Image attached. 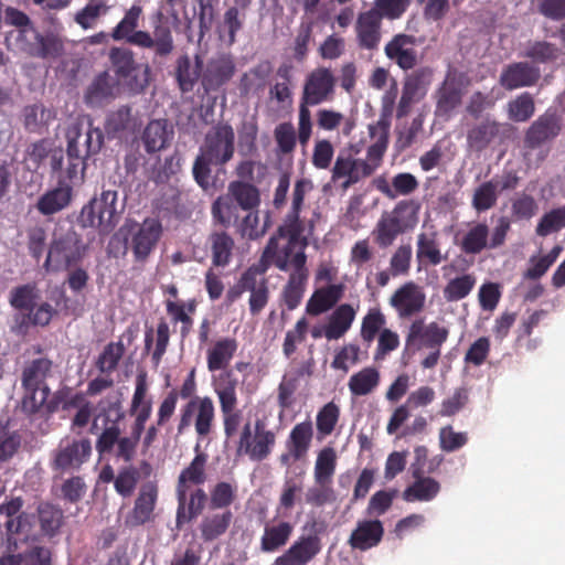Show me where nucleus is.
I'll use <instances>...</instances> for the list:
<instances>
[{
    "mask_svg": "<svg viewBox=\"0 0 565 565\" xmlns=\"http://www.w3.org/2000/svg\"><path fill=\"white\" fill-rule=\"evenodd\" d=\"M142 7L131 6L124 18L113 29L114 41H126L128 44L152 52V62L169 57L175 49L172 28L161 10L151 15L152 32L137 30Z\"/></svg>",
    "mask_w": 565,
    "mask_h": 565,
    "instance_id": "nucleus-1",
    "label": "nucleus"
},
{
    "mask_svg": "<svg viewBox=\"0 0 565 565\" xmlns=\"http://www.w3.org/2000/svg\"><path fill=\"white\" fill-rule=\"evenodd\" d=\"M67 164L64 168L71 183H82L87 167V159L97 154L104 145V134L92 121L86 129L79 122L72 124L66 130Z\"/></svg>",
    "mask_w": 565,
    "mask_h": 565,
    "instance_id": "nucleus-2",
    "label": "nucleus"
},
{
    "mask_svg": "<svg viewBox=\"0 0 565 565\" xmlns=\"http://www.w3.org/2000/svg\"><path fill=\"white\" fill-rule=\"evenodd\" d=\"M419 207L414 200H402L391 211H384L371 232L374 244L386 249L398 236L414 230L418 223Z\"/></svg>",
    "mask_w": 565,
    "mask_h": 565,
    "instance_id": "nucleus-3",
    "label": "nucleus"
},
{
    "mask_svg": "<svg viewBox=\"0 0 565 565\" xmlns=\"http://www.w3.org/2000/svg\"><path fill=\"white\" fill-rule=\"evenodd\" d=\"M449 329L438 322L424 323L423 319L412 322L405 339L407 348L428 350V354L422 360L424 369H434L440 359L441 347L448 340Z\"/></svg>",
    "mask_w": 565,
    "mask_h": 565,
    "instance_id": "nucleus-4",
    "label": "nucleus"
},
{
    "mask_svg": "<svg viewBox=\"0 0 565 565\" xmlns=\"http://www.w3.org/2000/svg\"><path fill=\"white\" fill-rule=\"evenodd\" d=\"M109 61L117 77L115 79L130 94H142L147 89L150 84L151 68L149 64L138 63L130 49H110Z\"/></svg>",
    "mask_w": 565,
    "mask_h": 565,
    "instance_id": "nucleus-5",
    "label": "nucleus"
},
{
    "mask_svg": "<svg viewBox=\"0 0 565 565\" xmlns=\"http://www.w3.org/2000/svg\"><path fill=\"white\" fill-rule=\"evenodd\" d=\"M116 190H104L98 198H93L82 207L78 223L83 227H95L100 234H109L119 221Z\"/></svg>",
    "mask_w": 565,
    "mask_h": 565,
    "instance_id": "nucleus-6",
    "label": "nucleus"
},
{
    "mask_svg": "<svg viewBox=\"0 0 565 565\" xmlns=\"http://www.w3.org/2000/svg\"><path fill=\"white\" fill-rule=\"evenodd\" d=\"M92 440L87 437L62 438L51 452L50 467L58 475L73 473L82 469L92 457Z\"/></svg>",
    "mask_w": 565,
    "mask_h": 565,
    "instance_id": "nucleus-7",
    "label": "nucleus"
},
{
    "mask_svg": "<svg viewBox=\"0 0 565 565\" xmlns=\"http://www.w3.org/2000/svg\"><path fill=\"white\" fill-rule=\"evenodd\" d=\"M275 445L276 434L263 420L257 419L254 426L246 422L236 440L235 454L237 457H248L252 461L260 462L268 458Z\"/></svg>",
    "mask_w": 565,
    "mask_h": 565,
    "instance_id": "nucleus-8",
    "label": "nucleus"
},
{
    "mask_svg": "<svg viewBox=\"0 0 565 565\" xmlns=\"http://www.w3.org/2000/svg\"><path fill=\"white\" fill-rule=\"evenodd\" d=\"M215 407L210 396H195L188 401L180 411L178 434L182 435L193 423L199 439L207 437L213 429Z\"/></svg>",
    "mask_w": 565,
    "mask_h": 565,
    "instance_id": "nucleus-9",
    "label": "nucleus"
},
{
    "mask_svg": "<svg viewBox=\"0 0 565 565\" xmlns=\"http://www.w3.org/2000/svg\"><path fill=\"white\" fill-rule=\"evenodd\" d=\"M214 166L223 167L230 162L235 153V132L228 122L220 121L205 134L199 150Z\"/></svg>",
    "mask_w": 565,
    "mask_h": 565,
    "instance_id": "nucleus-10",
    "label": "nucleus"
},
{
    "mask_svg": "<svg viewBox=\"0 0 565 565\" xmlns=\"http://www.w3.org/2000/svg\"><path fill=\"white\" fill-rule=\"evenodd\" d=\"M85 246L82 237L74 230H68L56 237L49 248L44 268L60 270L77 263L84 255Z\"/></svg>",
    "mask_w": 565,
    "mask_h": 565,
    "instance_id": "nucleus-11",
    "label": "nucleus"
},
{
    "mask_svg": "<svg viewBox=\"0 0 565 565\" xmlns=\"http://www.w3.org/2000/svg\"><path fill=\"white\" fill-rule=\"evenodd\" d=\"M227 382L215 387L223 419L224 435L227 439L237 434L243 423V413L237 408L238 397L236 393L237 380L233 377V371L226 372Z\"/></svg>",
    "mask_w": 565,
    "mask_h": 565,
    "instance_id": "nucleus-12",
    "label": "nucleus"
},
{
    "mask_svg": "<svg viewBox=\"0 0 565 565\" xmlns=\"http://www.w3.org/2000/svg\"><path fill=\"white\" fill-rule=\"evenodd\" d=\"M356 153L352 147L340 150L331 169V181L340 183L343 190L372 175V169L355 158Z\"/></svg>",
    "mask_w": 565,
    "mask_h": 565,
    "instance_id": "nucleus-13",
    "label": "nucleus"
},
{
    "mask_svg": "<svg viewBox=\"0 0 565 565\" xmlns=\"http://www.w3.org/2000/svg\"><path fill=\"white\" fill-rule=\"evenodd\" d=\"M306 263L307 256L303 247H300L289 262V270L292 271L281 291V300L289 311L295 310L303 298L309 277Z\"/></svg>",
    "mask_w": 565,
    "mask_h": 565,
    "instance_id": "nucleus-14",
    "label": "nucleus"
},
{
    "mask_svg": "<svg viewBox=\"0 0 565 565\" xmlns=\"http://www.w3.org/2000/svg\"><path fill=\"white\" fill-rule=\"evenodd\" d=\"M562 130V119L555 109H547L540 115L524 134V148L541 149L550 145Z\"/></svg>",
    "mask_w": 565,
    "mask_h": 565,
    "instance_id": "nucleus-15",
    "label": "nucleus"
},
{
    "mask_svg": "<svg viewBox=\"0 0 565 565\" xmlns=\"http://www.w3.org/2000/svg\"><path fill=\"white\" fill-rule=\"evenodd\" d=\"M235 60L231 54L222 53L203 62L202 88L205 94L217 92L234 77Z\"/></svg>",
    "mask_w": 565,
    "mask_h": 565,
    "instance_id": "nucleus-16",
    "label": "nucleus"
},
{
    "mask_svg": "<svg viewBox=\"0 0 565 565\" xmlns=\"http://www.w3.org/2000/svg\"><path fill=\"white\" fill-rule=\"evenodd\" d=\"M335 77L331 70L318 67L305 81L300 105L316 106L330 99L334 93Z\"/></svg>",
    "mask_w": 565,
    "mask_h": 565,
    "instance_id": "nucleus-17",
    "label": "nucleus"
},
{
    "mask_svg": "<svg viewBox=\"0 0 565 565\" xmlns=\"http://www.w3.org/2000/svg\"><path fill=\"white\" fill-rule=\"evenodd\" d=\"M162 235V225L158 218L147 217L131 236L130 247L137 262H146L154 250Z\"/></svg>",
    "mask_w": 565,
    "mask_h": 565,
    "instance_id": "nucleus-18",
    "label": "nucleus"
},
{
    "mask_svg": "<svg viewBox=\"0 0 565 565\" xmlns=\"http://www.w3.org/2000/svg\"><path fill=\"white\" fill-rule=\"evenodd\" d=\"M426 295L414 281H407L397 288L390 298V305L399 318H408L423 311Z\"/></svg>",
    "mask_w": 565,
    "mask_h": 565,
    "instance_id": "nucleus-19",
    "label": "nucleus"
},
{
    "mask_svg": "<svg viewBox=\"0 0 565 565\" xmlns=\"http://www.w3.org/2000/svg\"><path fill=\"white\" fill-rule=\"evenodd\" d=\"M278 239L276 236L269 238L263 255L257 264L249 266L243 274L245 280L250 281L252 286L256 287L262 295L269 301V286L268 279L265 274L271 264L276 266V259L279 256Z\"/></svg>",
    "mask_w": 565,
    "mask_h": 565,
    "instance_id": "nucleus-20",
    "label": "nucleus"
},
{
    "mask_svg": "<svg viewBox=\"0 0 565 565\" xmlns=\"http://www.w3.org/2000/svg\"><path fill=\"white\" fill-rule=\"evenodd\" d=\"M278 239L276 236L269 238L263 255L257 264L249 266L243 274L245 280L250 281L252 286L256 287L262 295L269 301V286L268 279L265 274L271 264L276 266V259L279 256Z\"/></svg>",
    "mask_w": 565,
    "mask_h": 565,
    "instance_id": "nucleus-21",
    "label": "nucleus"
},
{
    "mask_svg": "<svg viewBox=\"0 0 565 565\" xmlns=\"http://www.w3.org/2000/svg\"><path fill=\"white\" fill-rule=\"evenodd\" d=\"M320 551L321 541L318 535H302L276 557L271 565H307Z\"/></svg>",
    "mask_w": 565,
    "mask_h": 565,
    "instance_id": "nucleus-22",
    "label": "nucleus"
},
{
    "mask_svg": "<svg viewBox=\"0 0 565 565\" xmlns=\"http://www.w3.org/2000/svg\"><path fill=\"white\" fill-rule=\"evenodd\" d=\"M299 215V212L289 211L286 215L284 224L278 227V236L288 238L287 244L280 249L279 256L276 259V267L281 271L289 270V262L291 257L298 252L295 249L305 230Z\"/></svg>",
    "mask_w": 565,
    "mask_h": 565,
    "instance_id": "nucleus-23",
    "label": "nucleus"
},
{
    "mask_svg": "<svg viewBox=\"0 0 565 565\" xmlns=\"http://www.w3.org/2000/svg\"><path fill=\"white\" fill-rule=\"evenodd\" d=\"M417 39L414 35L398 33L388 41L384 47L388 60L403 71L413 70L418 63V54L415 49Z\"/></svg>",
    "mask_w": 565,
    "mask_h": 565,
    "instance_id": "nucleus-24",
    "label": "nucleus"
},
{
    "mask_svg": "<svg viewBox=\"0 0 565 565\" xmlns=\"http://www.w3.org/2000/svg\"><path fill=\"white\" fill-rule=\"evenodd\" d=\"M382 20L376 10L359 13L355 22L358 45L362 50L376 51L382 39Z\"/></svg>",
    "mask_w": 565,
    "mask_h": 565,
    "instance_id": "nucleus-25",
    "label": "nucleus"
},
{
    "mask_svg": "<svg viewBox=\"0 0 565 565\" xmlns=\"http://www.w3.org/2000/svg\"><path fill=\"white\" fill-rule=\"evenodd\" d=\"M384 525L379 519H363L356 522L348 544L352 550L365 552L376 547L384 537Z\"/></svg>",
    "mask_w": 565,
    "mask_h": 565,
    "instance_id": "nucleus-26",
    "label": "nucleus"
},
{
    "mask_svg": "<svg viewBox=\"0 0 565 565\" xmlns=\"http://www.w3.org/2000/svg\"><path fill=\"white\" fill-rule=\"evenodd\" d=\"M57 174V186L45 192L38 200L36 209L42 215L55 214L67 207L72 201L74 183L66 179V171Z\"/></svg>",
    "mask_w": 565,
    "mask_h": 565,
    "instance_id": "nucleus-27",
    "label": "nucleus"
},
{
    "mask_svg": "<svg viewBox=\"0 0 565 565\" xmlns=\"http://www.w3.org/2000/svg\"><path fill=\"white\" fill-rule=\"evenodd\" d=\"M541 77L540 70L527 62H514L507 65L499 77L500 85L507 90L535 85Z\"/></svg>",
    "mask_w": 565,
    "mask_h": 565,
    "instance_id": "nucleus-28",
    "label": "nucleus"
},
{
    "mask_svg": "<svg viewBox=\"0 0 565 565\" xmlns=\"http://www.w3.org/2000/svg\"><path fill=\"white\" fill-rule=\"evenodd\" d=\"M157 499V487L151 482L145 483L139 490L132 510L126 518V524L135 527L150 522L153 519Z\"/></svg>",
    "mask_w": 565,
    "mask_h": 565,
    "instance_id": "nucleus-29",
    "label": "nucleus"
},
{
    "mask_svg": "<svg viewBox=\"0 0 565 565\" xmlns=\"http://www.w3.org/2000/svg\"><path fill=\"white\" fill-rule=\"evenodd\" d=\"M120 93V86L107 71L99 73L85 92L88 106H104L114 100Z\"/></svg>",
    "mask_w": 565,
    "mask_h": 565,
    "instance_id": "nucleus-30",
    "label": "nucleus"
},
{
    "mask_svg": "<svg viewBox=\"0 0 565 565\" xmlns=\"http://www.w3.org/2000/svg\"><path fill=\"white\" fill-rule=\"evenodd\" d=\"M203 58L195 54L192 61L188 54L180 55L175 61L174 78L179 89L185 94L193 90L200 82L202 85Z\"/></svg>",
    "mask_w": 565,
    "mask_h": 565,
    "instance_id": "nucleus-31",
    "label": "nucleus"
},
{
    "mask_svg": "<svg viewBox=\"0 0 565 565\" xmlns=\"http://www.w3.org/2000/svg\"><path fill=\"white\" fill-rule=\"evenodd\" d=\"M238 349V342L235 338L224 337L213 342V344L206 351V365L210 372L225 371L228 372L227 367L231 361L235 356ZM226 377V373L221 379Z\"/></svg>",
    "mask_w": 565,
    "mask_h": 565,
    "instance_id": "nucleus-32",
    "label": "nucleus"
},
{
    "mask_svg": "<svg viewBox=\"0 0 565 565\" xmlns=\"http://www.w3.org/2000/svg\"><path fill=\"white\" fill-rule=\"evenodd\" d=\"M206 461L207 455L198 452L190 465L180 472L175 492L177 500L181 504L185 501V492L190 490L191 486H201L206 481Z\"/></svg>",
    "mask_w": 565,
    "mask_h": 565,
    "instance_id": "nucleus-33",
    "label": "nucleus"
},
{
    "mask_svg": "<svg viewBox=\"0 0 565 565\" xmlns=\"http://www.w3.org/2000/svg\"><path fill=\"white\" fill-rule=\"evenodd\" d=\"M173 135V128L167 119L150 120L141 134L146 152L152 154L166 149L169 147Z\"/></svg>",
    "mask_w": 565,
    "mask_h": 565,
    "instance_id": "nucleus-34",
    "label": "nucleus"
},
{
    "mask_svg": "<svg viewBox=\"0 0 565 565\" xmlns=\"http://www.w3.org/2000/svg\"><path fill=\"white\" fill-rule=\"evenodd\" d=\"M213 267H226L233 258L234 238L224 230H213L206 237Z\"/></svg>",
    "mask_w": 565,
    "mask_h": 565,
    "instance_id": "nucleus-35",
    "label": "nucleus"
},
{
    "mask_svg": "<svg viewBox=\"0 0 565 565\" xmlns=\"http://www.w3.org/2000/svg\"><path fill=\"white\" fill-rule=\"evenodd\" d=\"M234 519L231 510H215L203 515L199 530L204 542H213L223 536L230 529Z\"/></svg>",
    "mask_w": 565,
    "mask_h": 565,
    "instance_id": "nucleus-36",
    "label": "nucleus"
},
{
    "mask_svg": "<svg viewBox=\"0 0 565 565\" xmlns=\"http://www.w3.org/2000/svg\"><path fill=\"white\" fill-rule=\"evenodd\" d=\"M209 501L210 493L207 494L199 486L191 492H185V501L182 504L178 501L177 526L181 527L184 523H189L201 515L205 507L209 508Z\"/></svg>",
    "mask_w": 565,
    "mask_h": 565,
    "instance_id": "nucleus-37",
    "label": "nucleus"
},
{
    "mask_svg": "<svg viewBox=\"0 0 565 565\" xmlns=\"http://www.w3.org/2000/svg\"><path fill=\"white\" fill-rule=\"evenodd\" d=\"M35 42L24 41L21 50L30 56L39 58L58 57L64 50L63 42L54 34L42 35L35 29H32Z\"/></svg>",
    "mask_w": 565,
    "mask_h": 565,
    "instance_id": "nucleus-38",
    "label": "nucleus"
},
{
    "mask_svg": "<svg viewBox=\"0 0 565 565\" xmlns=\"http://www.w3.org/2000/svg\"><path fill=\"white\" fill-rule=\"evenodd\" d=\"M294 533V525L288 521L266 523L260 537V551L275 553L284 547Z\"/></svg>",
    "mask_w": 565,
    "mask_h": 565,
    "instance_id": "nucleus-39",
    "label": "nucleus"
},
{
    "mask_svg": "<svg viewBox=\"0 0 565 565\" xmlns=\"http://www.w3.org/2000/svg\"><path fill=\"white\" fill-rule=\"evenodd\" d=\"M413 477L415 481L403 492L405 501H430L439 493L440 483L430 477H425L422 469L415 468Z\"/></svg>",
    "mask_w": 565,
    "mask_h": 565,
    "instance_id": "nucleus-40",
    "label": "nucleus"
},
{
    "mask_svg": "<svg viewBox=\"0 0 565 565\" xmlns=\"http://www.w3.org/2000/svg\"><path fill=\"white\" fill-rule=\"evenodd\" d=\"M501 124L486 117L467 132V145L475 151H482L499 136Z\"/></svg>",
    "mask_w": 565,
    "mask_h": 565,
    "instance_id": "nucleus-41",
    "label": "nucleus"
},
{
    "mask_svg": "<svg viewBox=\"0 0 565 565\" xmlns=\"http://www.w3.org/2000/svg\"><path fill=\"white\" fill-rule=\"evenodd\" d=\"M416 258L419 264L425 266H437L447 259V255L441 254L436 232L417 235Z\"/></svg>",
    "mask_w": 565,
    "mask_h": 565,
    "instance_id": "nucleus-42",
    "label": "nucleus"
},
{
    "mask_svg": "<svg viewBox=\"0 0 565 565\" xmlns=\"http://www.w3.org/2000/svg\"><path fill=\"white\" fill-rule=\"evenodd\" d=\"M342 285H328L317 289L309 298L306 312L310 316H319L327 312L342 298Z\"/></svg>",
    "mask_w": 565,
    "mask_h": 565,
    "instance_id": "nucleus-43",
    "label": "nucleus"
},
{
    "mask_svg": "<svg viewBox=\"0 0 565 565\" xmlns=\"http://www.w3.org/2000/svg\"><path fill=\"white\" fill-rule=\"evenodd\" d=\"M53 362L47 358H39L26 363L21 373V385L23 388L49 387L46 379L51 374Z\"/></svg>",
    "mask_w": 565,
    "mask_h": 565,
    "instance_id": "nucleus-44",
    "label": "nucleus"
},
{
    "mask_svg": "<svg viewBox=\"0 0 565 565\" xmlns=\"http://www.w3.org/2000/svg\"><path fill=\"white\" fill-rule=\"evenodd\" d=\"M248 291L249 292V312L252 316L259 315L263 309L267 306L268 300L262 295V292L254 286H252L250 281L245 280V275L242 274L237 284L230 288L226 292V301L227 303L235 302L243 292Z\"/></svg>",
    "mask_w": 565,
    "mask_h": 565,
    "instance_id": "nucleus-45",
    "label": "nucleus"
},
{
    "mask_svg": "<svg viewBox=\"0 0 565 565\" xmlns=\"http://www.w3.org/2000/svg\"><path fill=\"white\" fill-rule=\"evenodd\" d=\"M228 196L244 211L257 210L260 204V193L253 183L232 181L227 189Z\"/></svg>",
    "mask_w": 565,
    "mask_h": 565,
    "instance_id": "nucleus-46",
    "label": "nucleus"
},
{
    "mask_svg": "<svg viewBox=\"0 0 565 565\" xmlns=\"http://www.w3.org/2000/svg\"><path fill=\"white\" fill-rule=\"evenodd\" d=\"M30 160L38 167L49 159L51 172L53 174L64 171V152L61 148L50 149L46 140H39L31 145L29 150Z\"/></svg>",
    "mask_w": 565,
    "mask_h": 565,
    "instance_id": "nucleus-47",
    "label": "nucleus"
},
{
    "mask_svg": "<svg viewBox=\"0 0 565 565\" xmlns=\"http://www.w3.org/2000/svg\"><path fill=\"white\" fill-rule=\"evenodd\" d=\"M354 318L355 311L351 305H340L332 312L329 323L324 327V337L328 340L340 339L351 328Z\"/></svg>",
    "mask_w": 565,
    "mask_h": 565,
    "instance_id": "nucleus-48",
    "label": "nucleus"
},
{
    "mask_svg": "<svg viewBox=\"0 0 565 565\" xmlns=\"http://www.w3.org/2000/svg\"><path fill=\"white\" fill-rule=\"evenodd\" d=\"M312 438V423L310 420L298 423L289 433L286 440V449L292 450V454L299 455L305 459L311 447Z\"/></svg>",
    "mask_w": 565,
    "mask_h": 565,
    "instance_id": "nucleus-49",
    "label": "nucleus"
},
{
    "mask_svg": "<svg viewBox=\"0 0 565 565\" xmlns=\"http://www.w3.org/2000/svg\"><path fill=\"white\" fill-rule=\"evenodd\" d=\"M380 381V371L376 367L366 366L350 376L348 386L353 396H365L379 386Z\"/></svg>",
    "mask_w": 565,
    "mask_h": 565,
    "instance_id": "nucleus-50",
    "label": "nucleus"
},
{
    "mask_svg": "<svg viewBox=\"0 0 565 565\" xmlns=\"http://www.w3.org/2000/svg\"><path fill=\"white\" fill-rule=\"evenodd\" d=\"M21 117L26 131L39 134L54 119L53 113L41 103L24 106Z\"/></svg>",
    "mask_w": 565,
    "mask_h": 565,
    "instance_id": "nucleus-51",
    "label": "nucleus"
},
{
    "mask_svg": "<svg viewBox=\"0 0 565 565\" xmlns=\"http://www.w3.org/2000/svg\"><path fill=\"white\" fill-rule=\"evenodd\" d=\"M489 226L486 223L472 225L461 238L459 244L461 252L467 255H477L489 248Z\"/></svg>",
    "mask_w": 565,
    "mask_h": 565,
    "instance_id": "nucleus-52",
    "label": "nucleus"
},
{
    "mask_svg": "<svg viewBox=\"0 0 565 565\" xmlns=\"http://www.w3.org/2000/svg\"><path fill=\"white\" fill-rule=\"evenodd\" d=\"M38 519L42 533L53 537L58 533L64 523V512L57 505L44 502L38 507Z\"/></svg>",
    "mask_w": 565,
    "mask_h": 565,
    "instance_id": "nucleus-53",
    "label": "nucleus"
},
{
    "mask_svg": "<svg viewBox=\"0 0 565 565\" xmlns=\"http://www.w3.org/2000/svg\"><path fill=\"white\" fill-rule=\"evenodd\" d=\"M51 556L50 548L34 546L24 553L2 556L0 565H51Z\"/></svg>",
    "mask_w": 565,
    "mask_h": 565,
    "instance_id": "nucleus-54",
    "label": "nucleus"
},
{
    "mask_svg": "<svg viewBox=\"0 0 565 565\" xmlns=\"http://www.w3.org/2000/svg\"><path fill=\"white\" fill-rule=\"evenodd\" d=\"M434 71L428 66L419 67L405 77L403 90L418 98H424L433 82Z\"/></svg>",
    "mask_w": 565,
    "mask_h": 565,
    "instance_id": "nucleus-55",
    "label": "nucleus"
},
{
    "mask_svg": "<svg viewBox=\"0 0 565 565\" xmlns=\"http://www.w3.org/2000/svg\"><path fill=\"white\" fill-rule=\"evenodd\" d=\"M237 498V486L227 481H220L210 489L209 510H231L230 507Z\"/></svg>",
    "mask_w": 565,
    "mask_h": 565,
    "instance_id": "nucleus-56",
    "label": "nucleus"
},
{
    "mask_svg": "<svg viewBox=\"0 0 565 565\" xmlns=\"http://www.w3.org/2000/svg\"><path fill=\"white\" fill-rule=\"evenodd\" d=\"M499 198V181L491 179L476 188L471 205L478 212H486L495 206Z\"/></svg>",
    "mask_w": 565,
    "mask_h": 565,
    "instance_id": "nucleus-57",
    "label": "nucleus"
},
{
    "mask_svg": "<svg viewBox=\"0 0 565 565\" xmlns=\"http://www.w3.org/2000/svg\"><path fill=\"white\" fill-rule=\"evenodd\" d=\"M461 89L456 83L445 81L437 92V113L439 115H449L461 104Z\"/></svg>",
    "mask_w": 565,
    "mask_h": 565,
    "instance_id": "nucleus-58",
    "label": "nucleus"
},
{
    "mask_svg": "<svg viewBox=\"0 0 565 565\" xmlns=\"http://www.w3.org/2000/svg\"><path fill=\"white\" fill-rule=\"evenodd\" d=\"M125 345L121 341L109 342L105 345L96 360V367L100 373L111 374L118 366L119 361L125 354Z\"/></svg>",
    "mask_w": 565,
    "mask_h": 565,
    "instance_id": "nucleus-59",
    "label": "nucleus"
},
{
    "mask_svg": "<svg viewBox=\"0 0 565 565\" xmlns=\"http://www.w3.org/2000/svg\"><path fill=\"white\" fill-rule=\"evenodd\" d=\"M337 467V455L333 448L326 447L317 456L315 465V482H332Z\"/></svg>",
    "mask_w": 565,
    "mask_h": 565,
    "instance_id": "nucleus-60",
    "label": "nucleus"
},
{
    "mask_svg": "<svg viewBox=\"0 0 565 565\" xmlns=\"http://www.w3.org/2000/svg\"><path fill=\"white\" fill-rule=\"evenodd\" d=\"M535 111L534 99L530 93H522L516 98L508 103L509 119L515 122L529 120Z\"/></svg>",
    "mask_w": 565,
    "mask_h": 565,
    "instance_id": "nucleus-61",
    "label": "nucleus"
},
{
    "mask_svg": "<svg viewBox=\"0 0 565 565\" xmlns=\"http://www.w3.org/2000/svg\"><path fill=\"white\" fill-rule=\"evenodd\" d=\"M247 9L232 6L227 8L223 15V28L227 34V44L233 45L236 42L237 33L244 28Z\"/></svg>",
    "mask_w": 565,
    "mask_h": 565,
    "instance_id": "nucleus-62",
    "label": "nucleus"
},
{
    "mask_svg": "<svg viewBox=\"0 0 565 565\" xmlns=\"http://www.w3.org/2000/svg\"><path fill=\"white\" fill-rule=\"evenodd\" d=\"M21 439L18 430L10 429L8 423H0V462L14 456L21 446Z\"/></svg>",
    "mask_w": 565,
    "mask_h": 565,
    "instance_id": "nucleus-63",
    "label": "nucleus"
},
{
    "mask_svg": "<svg viewBox=\"0 0 565 565\" xmlns=\"http://www.w3.org/2000/svg\"><path fill=\"white\" fill-rule=\"evenodd\" d=\"M563 227H565V207H557L541 217L536 226V234L544 237Z\"/></svg>",
    "mask_w": 565,
    "mask_h": 565,
    "instance_id": "nucleus-64",
    "label": "nucleus"
}]
</instances>
